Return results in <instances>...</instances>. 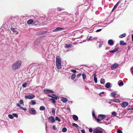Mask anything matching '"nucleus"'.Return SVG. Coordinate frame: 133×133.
<instances>
[{"mask_svg":"<svg viewBox=\"0 0 133 133\" xmlns=\"http://www.w3.org/2000/svg\"><path fill=\"white\" fill-rule=\"evenodd\" d=\"M22 62L21 61H18L14 63L12 65V69L14 70L18 69L21 67Z\"/></svg>","mask_w":133,"mask_h":133,"instance_id":"1","label":"nucleus"},{"mask_svg":"<svg viewBox=\"0 0 133 133\" xmlns=\"http://www.w3.org/2000/svg\"><path fill=\"white\" fill-rule=\"evenodd\" d=\"M56 64L57 68L59 69L61 68V60L60 57L59 56H57L56 57Z\"/></svg>","mask_w":133,"mask_h":133,"instance_id":"2","label":"nucleus"},{"mask_svg":"<svg viewBox=\"0 0 133 133\" xmlns=\"http://www.w3.org/2000/svg\"><path fill=\"white\" fill-rule=\"evenodd\" d=\"M105 116V115L102 114L99 115L98 116V118H97L96 117H95V119L96 120L97 122H99L103 119Z\"/></svg>","mask_w":133,"mask_h":133,"instance_id":"3","label":"nucleus"},{"mask_svg":"<svg viewBox=\"0 0 133 133\" xmlns=\"http://www.w3.org/2000/svg\"><path fill=\"white\" fill-rule=\"evenodd\" d=\"M94 133H103L102 129L100 128H97L93 130Z\"/></svg>","mask_w":133,"mask_h":133,"instance_id":"4","label":"nucleus"},{"mask_svg":"<svg viewBox=\"0 0 133 133\" xmlns=\"http://www.w3.org/2000/svg\"><path fill=\"white\" fill-rule=\"evenodd\" d=\"M54 96V95H53ZM49 96L52 98L51 99V100L52 101V102L53 103H55L56 102V101L55 100H56L58 98V97L57 96L54 95V96Z\"/></svg>","mask_w":133,"mask_h":133,"instance_id":"5","label":"nucleus"},{"mask_svg":"<svg viewBox=\"0 0 133 133\" xmlns=\"http://www.w3.org/2000/svg\"><path fill=\"white\" fill-rule=\"evenodd\" d=\"M8 117L10 119H12L14 118V117L17 118L18 117V115L16 113H13L11 114H10L8 115Z\"/></svg>","mask_w":133,"mask_h":133,"instance_id":"6","label":"nucleus"},{"mask_svg":"<svg viewBox=\"0 0 133 133\" xmlns=\"http://www.w3.org/2000/svg\"><path fill=\"white\" fill-rule=\"evenodd\" d=\"M48 119L49 120V122L50 123H53L55 121V119L54 117L52 116L48 117Z\"/></svg>","mask_w":133,"mask_h":133,"instance_id":"7","label":"nucleus"},{"mask_svg":"<svg viewBox=\"0 0 133 133\" xmlns=\"http://www.w3.org/2000/svg\"><path fill=\"white\" fill-rule=\"evenodd\" d=\"M29 113L32 115H34L36 113V110L33 108L29 109Z\"/></svg>","mask_w":133,"mask_h":133,"instance_id":"8","label":"nucleus"},{"mask_svg":"<svg viewBox=\"0 0 133 133\" xmlns=\"http://www.w3.org/2000/svg\"><path fill=\"white\" fill-rule=\"evenodd\" d=\"M35 95H30L25 96V98L26 99H31L35 97Z\"/></svg>","mask_w":133,"mask_h":133,"instance_id":"9","label":"nucleus"},{"mask_svg":"<svg viewBox=\"0 0 133 133\" xmlns=\"http://www.w3.org/2000/svg\"><path fill=\"white\" fill-rule=\"evenodd\" d=\"M118 64L117 63H115L113 64L111 66V69L112 70H114L118 66Z\"/></svg>","mask_w":133,"mask_h":133,"instance_id":"10","label":"nucleus"},{"mask_svg":"<svg viewBox=\"0 0 133 133\" xmlns=\"http://www.w3.org/2000/svg\"><path fill=\"white\" fill-rule=\"evenodd\" d=\"M64 28H63L58 27L57 28L53 30L54 32H57L63 30H64Z\"/></svg>","mask_w":133,"mask_h":133,"instance_id":"11","label":"nucleus"},{"mask_svg":"<svg viewBox=\"0 0 133 133\" xmlns=\"http://www.w3.org/2000/svg\"><path fill=\"white\" fill-rule=\"evenodd\" d=\"M128 104V103L127 102H123L121 104V106L122 107H125L127 106Z\"/></svg>","mask_w":133,"mask_h":133,"instance_id":"12","label":"nucleus"},{"mask_svg":"<svg viewBox=\"0 0 133 133\" xmlns=\"http://www.w3.org/2000/svg\"><path fill=\"white\" fill-rule=\"evenodd\" d=\"M108 44L110 45H112L114 44L113 40L112 39H109L108 41Z\"/></svg>","mask_w":133,"mask_h":133,"instance_id":"13","label":"nucleus"},{"mask_svg":"<svg viewBox=\"0 0 133 133\" xmlns=\"http://www.w3.org/2000/svg\"><path fill=\"white\" fill-rule=\"evenodd\" d=\"M93 75L94 76V80L95 83H96L97 82V78L96 77V76H97L96 74V73H94L93 74Z\"/></svg>","mask_w":133,"mask_h":133,"instance_id":"14","label":"nucleus"},{"mask_svg":"<svg viewBox=\"0 0 133 133\" xmlns=\"http://www.w3.org/2000/svg\"><path fill=\"white\" fill-rule=\"evenodd\" d=\"M16 105L17 106L19 107L20 109L23 110H24V111H25L27 109L26 108H23L22 107H21V105H20L19 104H18V103H17L16 104Z\"/></svg>","mask_w":133,"mask_h":133,"instance_id":"15","label":"nucleus"},{"mask_svg":"<svg viewBox=\"0 0 133 133\" xmlns=\"http://www.w3.org/2000/svg\"><path fill=\"white\" fill-rule=\"evenodd\" d=\"M118 84L119 87H121L123 85V81L121 80L118 81Z\"/></svg>","mask_w":133,"mask_h":133,"instance_id":"16","label":"nucleus"},{"mask_svg":"<svg viewBox=\"0 0 133 133\" xmlns=\"http://www.w3.org/2000/svg\"><path fill=\"white\" fill-rule=\"evenodd\" d=\"M111 83L109 82L106 83L105 85V87L107 88H109L111 86Z\"/></svg>","mask_w":133,"mask_h":133,"instance_id":"17","label":"nucleus"},{"mask_svg":"<svg viewBox=\"0 0 133 133\" xmlns=\"http://www.w3.org/2000/svg\"><path fill=\"white\" fill-rule=\"evenodd\" d=\"M33 22V20L32 19L29 20L27 22V23L28 24H32Z\"/></svg>","mask_w":133,"mask_h":133,"instance_id":"18","label":"nucleus"},{"mask_svg":"<svg viewBox=\"0 0 133 133\" xmlns=\"http://www.w3.org/2000/svg\"><path fill=\"white\" fill-rule=\"evenodd\" d=\"M61 100L63 103H65L68 101V99L67 98L64 97L62 98Z\"/></svg>","mask_w":133,"mask_h":133,"instance_id":"19","label":"nucleus"},{"mask_svg":"<svg viewBox=\"0 0 133 133\" xmlns=\"http://www.w3.org/2000/svg\"><path fill=\"white\" fill-rule=\"evenodd\" d=\"M72 118L75 121H77L78 119V117L75 115L73 116Z\"/></svg>","mask_w":133,"mask_h":133,"instance_id":"20","label":"nucleus"},{"mask_svg":"<svg viewBox=\"0 0 133 133\" xmlns=\"http://www.w3.org/2000/svg\"><path fill=\"white\" fill-rule=\"evenodd\" d=\"M65 48H71L72 46V44H66L65 45Z\"/></svg>","mask_w":133,"mask_h":133,"instance_id":"21","label":"nucleus"},{"mask_svg":"<svg viewBox=\"0 0 133 133\" xmlns=\"http://www.w3.org/2000/svg\"><path fill=\"white\" fill-rule=\"evenodd\" d=\"M120 44L122 45H125L126 44V43L124 42V41H121L120 42Z\"/></svg>","mask_w":133,"mask_h":133,"instance_id":"22","label":"nucleus"},{"mask_svg":"<svg viewBox=\"0 0 133 133\" xmlns=\"http://www.w3.org/2000/svg\"><path fill=\"white\" fill-rule=\"evenodd\" d=\"M30 103L31 104L34 105L36 104V103L35 101L34 100H32L31 101Z\"/></svg>","mask_w":133,"mask_h":133,"instance_id":"23","label":"nucleus"},{"mask_svg":"<svg viewBox=\"0 0 133 133\" xmlns=\"http://www.w3.org/2000/svg\"><path fill=\"white\" fill-rule=\"evenodd\" d=\"M42 88L41 87H38L36 88V90L38 91L41 90Z\"/></svg>","mask_w":133,"mask_h":133,"instance_id":"24","label":"nucleus"},{"mask_svg":"<svg viewBox=\"0 0 133 133\" xmlns=\"http://www.w3.org/2000/svg\"><path fill=\"white\" fill-rule=\"evenodd\" d=\"M126 33H124L123 34L119 36V37L120 38H122L123 37H125L126 36Z\"/></svg>","mask_w":133,"mask_h":133,"instance_id":"25","label":"nucleus"},{"mask_svg":"<svg viewBox=\"0 0 133 133\" xmlns=\"http://www.w3.org/2000/svg\"><path fill=\"white\" fill-rule=\"evenodd\" d=\"M116 92H112L111 93L110 96L112 97H114L116 96Z\"/></svg>","mask_w":133,"mask_h":133,"instance_id":"26","label":"nucleus"},{"mask_svg":"<svg viewBox=\"0 0 133 133\" xmlns=\"http://www.w3.org/2000/svg\"><path fill=\"white\" fill-rule=\"evenodd\" d=\"M100 82L102 84H104L105 83V79L103 78H101V79Z\"/></svg>","mask_w":133,"mask_h":133,"instance_id":"27","label":"nucleus"},{"mask_svg":"<svg viewBox=\"0 0 133 133\" xmlns=\"http://www.w3.org/2000/svg\"><path fill=\"white\" fill-rule=\"evenodd\" d=\"M57 11H61L62 10H63L64 9L62 8L61 7H58L57 8Z\"/></svg>","mask_w":133,"mask_h":133,"instance_id":"28","label":"nucleus"},{"mask_svg":"<svg viewBox=\"0 0 133 133\" xmlns=\"http://www.w3.org/2000/svg\"><path fill=\"white\" fill-rule=\"evenodd\" d=\"M82 75L83 79V80H84L86 79V76L85 75V74L84 73H83Z\"/></svg>","mask_w":133,"mask_h":133,"instance_id":"29","label":"nucleus"},{"mask_svg":"<svg viewBox=\"0 0 133 133\" xmlns=\"http://www.w3.org/2000/svg\"><path fill=\"white\" fill-rule=\"evenodd\" d=\"M75 77H76L75 74H73L71 76V79L72 80H74L75 78Z\"/></svg>","mask_w":133,"mask_h":133,"instance_id":"30","label":"nucleus"},{"mask_svg":"<svg viewBox=\"0 0 133 133\" xmlns=\"http://www.w3.org/2000/svg\"><path fill=\"white\" fill-rule=\"evenodd\" d=\"M45 109V107L43 106H41L40 107L39 109L41 110H44Z\"/></svg>","mask_w":133,"mask_h":133,"instance_id":"31","label":"nucleus"},{"mask_svg":"<svg viewBox=\"0 0 133 133\" xmlns=\"http://www.w3.org/2000/svg\"><path fill=\"white\" fill-rule=\"evenodd\" d=\"M27 83L26 82H24L23 83L22 85V86L23 88H25L26 87Z\"/></svg>","mask_w":133,"mask_h":133,"instance_id":"32","label":"nucleus"},{"mask_svg":"<svg viewBox=\"0 0 133 133\" xmlns=\"http://www.w3.org/2000/svg\"><path fill=\"white\" fill-rule=\"evenodd\" d=\"M67 129L66 128H63L62 131L63 132H65L67 131Z\"/></svg>","mask_w":133,"mask_h":133,"instance_id":"33","label":"nucleus"},{"mask_svg":"<svg viewBox=\"0 0 133 133\" xmlns=\"http://www.w3.org/2000/svg\"><path fill=\"white\" fill-rule=\"evenodd\" d=\"M19 104L20 105L21 104H23V105L24 102L23 100L22 99L20 100L19 101Z\"/></svg>","mask_w":133,"mask_h":133,"instance_id":"34","label":"nucleus"},{"mask_svg":"<svg viewBox=\"0 0 133 133\" xmlns=\"http://www.w3.org/2000/svg\"><path fill=\"white\" fill-rule=\"evenodd\" d=\"M44 91H53L52 90H51L48 89H45L44 90Z\"/></svg>","mask_w":133,"mask_h":133,"instance_id":"35","label":"nucleus"},{"mask_svg":"<svg viewBox=\"0 0 133 133\" xmlns=\"http://www.w3.org/2000/svg\"><path fill=\"white\" fill-rule=\"evenodd\" d=\"M38 23V21L36 20H33V22L32 24L34 25H36Z\"/></svg>","mask_w":133,"mask_h":133,"instance_id":"36","label":"nucleus"},{"mask_svg":"<svg viewBox=\"0 0 133 133\" xmlns=\"http://www.w3.org/2000/svg\"><path fill=\"white\" fill-rule=\"evenodd\" d=\"M112 100L113 101L115 102H119L120 101V100L119 99H118Z\"/></svg>","mask_w":133,"mask_h":133,"instance_id":"37","label":"nucleus"},{"mask_svg":"<svg viewBox=\"0 0 133 133\" xmlns=\"http://www.w3.org/2000/svg\"><path fill=\"white\" fill-rule=\"evenodd\" d=\"M55 120L56 121H58V122H60L61 121V119L58 117H56L55 118Z\"/></svg>","mask_w":133,"mask_h":133,"instance_id":"38","label":"nucleus"},{"mask_svg":"<svg viewBox=\"0 0 133 133\" xmlns=\"http://www.w3.org/2000/svg\"><path fill=\"white\" fill-rule=\"evenodd\" d=\"M72 125L73 126H75V127L76 128H77L79 127L78 125H77L75 123H73Z\"/></svg>","mask_w":133,"mask_h":133,"instance_id":"39","label":"nucleus"},{"mask_svg":"<svg viewBox=\"0 0 133 133\" xmlns=\"http://www.w3.org/2000/svg\"><path fill=\"white\" fill-rule=\"evenodd\" d=\"M112 115L114 116H116V113L115 112H113L112 113Z\"/></svg>","mask_w":133,"mask_h":133,"instance_id":"40","label":"nucleus"},{"mask_svg":"<svg viewBox=\"0 0 133 133\" xmlns=\"http://www.w3.org/2000/svg\"><path fill=\"white\" fill-rule=\"evenodd\" d=\"M87 39L88 40V41H90L92 40V37L91 36H90V37L89 38L87 37Z\"/></svg>","mask_w":133,"mask_h":133,"instance_id":"41","label":"nucleus"},{"mask_svg":"<svg viewBox=\"0 0 133 133\" xmlns=\"http://www.w3.org/2000/svg\"><path fill=\"white\" fill-rule=\"evenodd\" d=\"M117 133H122V131L120 129H118L117 131Z\"/></svg>","mask_w":133,"mask_h":133,"instance_id":"42","label":"nucleus"},{"mask_svg":"<svg viewBox=\"0 0 133 133\" xmlns=\"http://www.w3.org/2000/svg\"><path fill=\"white\" fill-rule=\"evenodd\" d=\"M71 71L72 72L74 73H75L77 72L76 70L75 69H72Z\"/></svg>","mask_w":133,"mask_h":133,"instance_id":"43","label":"nucleus"},{"mask_svg":"<svg viewBox=\"0 0 133 133\" xmlns=\"http://www.w3.org/2000/svg\"><path fill=\"white\" fill-rule=\"evenodd\" d=\"M89 131L90 132H92L93 131V129L92 128H90L89 129Z\"/></svg>","mask_w":133,"mask_h":133,"instance_id":"44","label":"nucleus"},{"mask_svg":"<svg viewBox=\"0 0 133 133\" xmlns=\"http://www.w3.org/2000/svg\"><path fill=\"white\" fill-rule=\"evenodd\" d=\"M119 48H118L116 49H115L113 50V51L114 52H116L118 49Z\"/></svg>","mask_w":133,"mask_h":133,"instance_id":"45","label":"nucleus"},{"mask_svg":"<svg viewBox=\"0 0 133 133\" xmlns=\"http://www.w3.org/2000/svg\"><path fill=\"white\" fill-rule=\"evenodd\" d=\"M117 5L116 4L114 6V7L113 8V9H112V11H113L114 10H115V8L117 6Z\"/></svg>","mask_w":133,"mask_h":133,"instance_id":"46","label":"nucleus"},{"mask_svg":"<svg viewBox=\"0 0 133 133\" xmlns=\"http://www.w3.org/2000/svg\"><path fill=\"white\" fill-rule=\"evenodd\" d=\"M104 94V92H100V93H99V95L101 96H102V95H103Z\"/></svg>","mask_w":133,"mask_h":133,"instance_id":"47","label":"nucleus"},{"mask_svg":"<svg viewBox=\"0 0 133 133\" xmlns=\"http://www.w3.org/2000/svg\"><path fill=\"white\" fill-rule=\"evenodd\" d=\"M11 29L12 31H13L14 32L15 31V29L14 28H11Z\"/></svg>","mask_w":133,"mask_h":133,"instance_id":"48","label":"nucleus"},{"mask_svg":"<svg viewBox=\"0 0 133 133\" xmlns=\"http://www.w3.org/2000/svg\"><path fill=\"white\" fill-rule=\"evenodd\" d=\"M52 112L54 114H55V110L54 109H52Z\"/></svg>","mask_w":133,"mask_h":133,"instance_id":"49","label":"nucleus"},{"mask_svg":"<svg viewBox=\"0 0 133 133\" xmlns=\"http://www.w3.org/2000/svg\"><path fill=\"white\" fill-rule=\"evenodd\" d=\"M92 114L93 116L95 117H95H96V116H95V114L94 111H92Z\"/></svg>","mask_w":133,"mask_h":133,"instance_id":"50","label":"nucleus"},{"mask_svg":"<svg viewBox=\"0 0 133 133\" xmlns=\"http://www.w3.org/2000/svg\"><path fill=\"white\" fill-rule=\"evenodd\" d=\"M52 129L54 130H56V126L55 125H53L52 127Z\"/></svg>","mask_w":133,"mask_h":133,"instance_id":"51","label":"nucleus"},{"mask_svg":"<svg viewBox=\"0 0 133 133\" xmlns=\"http://www.w3.org/2000/svg\"><path fill=\"white\" fill-rule=\"evenodd\" d=\"M102 30V29H98L96 30V32H100Z\"/></svg>","mask_w":133,"mask_h":133,"instance_id":"52","label":"nucleus"},{"mask_svg":"<svg viewBox=\"0 0 133 133\" xmlns=\"http://www.w3.org/2000/svg\"><path fill=\"white\" fill-rule=\"evenodd\" d=\"M98 38L97 37H95L94 38H92V40L93 39H96Z\"/></svg>","mask_w":133,"mask_h":133,"instance_id":"53","label":"nucleus"},{"mask_svg":"<svg viewBox=\"0 0 133 133\" xmlns=\"http://www.w3.org/2000/svg\"><path fill=\"white\" fill-rule=\"evenodd\" d=\"M81 131L82 132V133H85V131H84V130H81Z\"/></svg>","mask_w":133,"mask_h":133,"instance_id":"54","label":"nucleus"},{"mask_svg":"<svg viewBox=\"0 0 133 133\" xmlns=\"http://www.w3.org/2000/svg\"><path fill=\"white\" fill-rule=\"evenodd\" d=\"M131 72L132 74L133 75V67L131 68Z\"/></svg>","mask_w":133,"mask_h":133,"instance_id":"55","label":"nucleus"},{"mask_svg":"<svg viewBox=\"0 0 133 133\" xmlns=\"http://www.w3.org/2000/svg\"><path fill=\"white\" fill-rule=\"evenodd\" d=\"M102 44H100L99 46V48H101L102 46Z\"/></svg>","mask_w":133,"mask_h":133,"instance_id":"56","label":"nucleus"},{"mask_svg":"<svg viewBox=\"0 0 133 133\" xmlns=\"http://www.w3.org/2000/svg\"><path fill=\"white\" fill-rule=\"evenodd\" d=\"M81 75V73H79V74H78L77 75V77H79Z\"/></svg>","mask_w":133,"mask_h":133,"instance_id":"57","label":"nucleus"},{"mask_svg":"<svg viewBox=\"0 0 133 133\" xmlns=\"http://www.w3.org/2000/svg\"><path fill=\"white\" fill-rule=\"evenodd\" d=\"M109 52H110V53H114L112 50L109 51Z\"/></svg>","mask_w":133,"mask_h":133,"instance_id":"58","label":"nucleus"},{"mask_svg":"<svg viewBox=\"0 0 133 133\" xmlns=\"http://www.w3.org/2000/svg\"><path fill=\"white\" fill-rule=\"evenodd\" d=\"M120 3V2L119 1H118L117 3V4H116V5H118L119 4V3Z\"/></svg>","mask_w":133,"mask_h":133,"instance_id":"59","label":"nucleus"},{"mask_svg":"<svg viewBox=\"0 0 133 133\" xmlns=\"http://www.w3.org/2000/svg\"><path fill=\"white\" fill-rule=\"evenodd\" d=\"M132 41H133V34L132 35Z\"/></svg>","mask_w":133,"mask_h":133,"instance_id":"60","label":"nucleus"},{"mask_svg":"<svg viewBox=\"0 0 133 133\" xmlns=\"http://www.w3.org/2000/svg\"><path fill=\"white\" fill-rule=\"evenodd\" d=\"M109 48L108 47H107L105 48V49L106 50H108L109 49Z\"/></svg>","mask_w":133,"mask_h":133,"instance_id":"61","label":"nucleus"},{"mask_svg":"<svg viewBox=\"0 0 133 133\" xmlns=\"http://www.w3.org/2000/svg\"><path fill=\"white\" fill-rule=\"evenodd\" d=\"M131 109L128 108V109H127V110H130Z\"/></svg>","mask_w":133,"mask_h":133,"instance_id":"62","label":"nucleus"},{"mask_svg":"<svg viewBox=\"0 0 133 133\" xmlns=\"http://www.w3.org/2000/svg\"><path fill=\"white\" fill-rule=\"evenodd\" d=\"M106 120H107V121H108V119L107 118L106 119Z\"/></svg>","mask_w":133,"mask_h":133,"instance_id":"63","label":"nucleus"},{"mask_svg":"<svg viewBox=\"0 0 133 133\" xmlns=\"http://www.w3.org/2000/svg\"><path fill=\"white\" fill-rule=\"evenodd\" d=\"M70 102V103H72V102Z\"/></svg>","mask_w":133,"mask_h":133,"instance_id":"64","label":"nucleus"}]
</instances>
